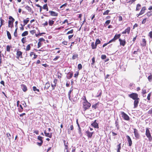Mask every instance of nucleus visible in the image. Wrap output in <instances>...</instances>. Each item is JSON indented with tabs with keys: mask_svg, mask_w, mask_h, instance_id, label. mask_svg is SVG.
<instances>
[{
	"mask_svg": "<svg viewBox=\"0 0 152 152\" xmlns=\"http://www.w3.org/2000/svg\"><path fill=\"white\" fill-rule=\"evenodd\" d=\"M83 107L84 110H86L88 109L91 106V104L88 102L85 98V101L83 102Z\"/></svg>",
	"mask_w": 152,
	"mask_h": 152,
	"instance_id": "1",
	"label": "nucleus"
},
{
	"mask_svg": "<svg viewBox=\"0 0 152 152\" xmlns=\"http://www.w3.org/2000/svg\"><path fill=\"white\" fill-rule=\"evenodd\" d=\"M9 19L10 20L8 21V27L12 28L13 27V23L15 19L11 16L9 17Z\"/></svg>",
	"mask_w": 152,
	"mask_h": 152,
	"instance_id": "2",
	"label": "nucleus"
},
{
	"mask_svg": "<svg viewBox=\"0 0 152 152\" xmlns=\"http://www.w3.org/2000/svg\"><path fill=\"white\" fill-rule=\"evenodd\" d=\"M134 133V134L135 138H134L135 140H138L140 138V135L138 131L136 129H133Z\"/></svg>",
	"mask_w": 152,
	"mask_h": 152,
	"instance_id": "3",
	"label": "nucleus"
},
{
	"mask_svg": "<svg viewBox=\"0 0 152 152\" xmlns=\"http://www.w3.org/2000/svg\"><path fill=\"white\" fill-rule=\"evenodd\" d=\"M150 128H146L145 135L149 140H151V135L150 131Z\"/></svg>",
	"mask_w": 152,
	"mask_h": 152,
	"instance_id": "4",
	"label": "nucleus"
},
{
	"mask_svg": "<svg viewBox=\"0 0 152 152\" xmlns=\"http://www.w3.org/2000/svg\"><path fill=\"white\" fill-rule=\"evenodd\" d=\"M129 96L134 100L139 98H138V94L136 93H132L129 94Z\"/></svg>",
	"mask_w": 152,
	"mask_h": 152,
	"instance_id": "5",
	"label": "nucleus"
},
{
	"mask_svg": "<svg viewBox=\"0 0 152 152\" xmlns=\"http://www.w3.org/2000/svg\"><path fill=\"white\" fill-rule=\"evenodd\" d=\"M121 114L122 115V117L126 121H128L129 120V117L124 112H121Z\"/></svg>",
	"mask_w": 152,
	"mask_h": 152,
	"instance_id": "6",
	"label": "nucleus"
},
{
	"mask_svg": "<svg viewBox=\"0 0 152 152\" xmlns=\"http://www.w3.org/2000/svg\"><path fill=\"white\" fill-rule=\"evenodd\" d=\"M86 133L88 139L91 138L94 133V132H90L89 131L86 132Z\"/></svg>",
	"mask_w": 152,
	"mask_h": 152,
	"instance_id": "7",
	"label": "nucleus"
},
{
	"mask_svg": "<svg viewBox=\"0 0 152 152\" xmlns=\"http://www.w3.org/2000/svg\"><path fill=\"white\" fill-rule=\"evenodd\" d=\"M126 137L128 142L129 146H131L132 144V141L129 135H127L126 136Z\"/></svg>",
	"mask_w": 152,
	"mask_h": 152,
	"instance_id": "8",
	"label": "nucleus"
},
{
	"mask_svg": "<svg viewBox=\"0 0 152 152\" xmlns=\"http://www.w3.org/2000/svg\"><path fill=\"white\" fill-rule=\"evenodd\" d=\"M96 120H95L91 124V125L94 128L98 129L99 125L96 122Z\"/></svg>",
	"mask_w": 152,
	"mask_h": 152,
	"instance_id": "9",
	"label": "nucleus"
},
{
	"mask_svg": "<svg viewBox=\"0 0 152 152\" xmlns=\"http://www.w3.org/2000/svg\"><path fill=\"white\" fill-rule=\"evenodd\" d=\"M16 58L18 59H19L20 57L22 58V53L20 51H18L16 53Z\"/></svg>",
	"mask_w": 152,
	"mask_h": 152,
	"instance_id": "10",
	"label": "nucleus"
},
{
	"mask_svg": "<svg viewBox=\"0 0 152 152\" xmlns=\"http://www.w3.org/2000/svg\"><path fill=\"white\" fill-rule=\"evenodd\" d=\"M139 100V98L134 100V108H136L137 107Z\"/></svg>",
	"mask_w": 152,
	"mask_h": 152,
	"instance_id": "11",
	"label": "nucleus"
},
{
	"mask_svg": "<svg viewBox=\"0 0 152 152\" xmlns=\"http://www.w3.org/2000/svg\"><path fill=\"white\" fill-rule=\"evenodd\" d=\"M130 27H128L126 29L125 31H123L122 32V34H126V33H127V34H129L130 32Z\"/></svg>",
	"mask_w": 152,
	"mask_h": 152,
	"instance_id": "12",
	"label": "nucleus"
},
{
	"mask_svg": "<svg viewBox=\"0 0 152 152\" xmlns=\"http://www.w3.org/2000/svg\"><path fill=\"white\" fill-rule=\"evenodd\" d=\"M119 41L120 43V45L123 46H124L126 44V41L125 39L122 40L121 39H119Z\"/></svg>",
	"mask_w": 152,
	"mask_h": 152,
	"instance_id": "13",
	"label": "nucleus"
},
{
	"mask_svg": "<svg viewBox=\"0 0 152 152\" xmlns=\"http://www.w3.org/2000/svg\"><path fill=\"white\" fill-rule=\"evenodd\" d=\"M50 13L51 15L53 16H58V13L55 12L50 11L49 12Z\"/></svg>",
	"mask_w": 152,
	"mask_h": 152,
	"instance_id": "14",
	"label": "nucleus"
},
{
	"mask_svg": "<svg viewBox=\"0 0 152 152\" xmlns=\"http://www.w3.org/2000/svg\"><path fill=\"white\" fill-rule=\"evenodd\" d=\"M73 73L70 72H69L67 74V78L69 79L72 78L73 76Z\"/></svg>",
	"mask_w": 152,
	"mask_h": 152,
	"instance_id": "15",
	"label": "nucleus"
},
{
	"mask_svg": "<svg viewBox=\"0 0 152 152\" xmlns=\"http://www.w3.org/2000/svg\"><path fill=\"white\" fill-rule=\"evenodd\" d=\"M50 83L47 82L46 83L44 88V90H45L48 89L50 87Z\"/></svg>",
	"mask_w": 152,
	"mask_h": 152,
	"instance_id": "16",
	"label": "nucleus"
},
{
	"mask_svg": "<svg viewBox=\"0 0 152 152\" xmlns=\"http://www.w3.org/2000/svg\"><path fill=\"white\" fill-rule=\"evenodd\" d=\"M25 8L29 12H31L32 13H33V12L32 11L31 8L28 5L26 6Z\"/></svg>",
	"mask_w": 152,
	"mask_h": 152,
	"instance_id": "17",
	"label": "nucleus"
},
{
	"mask_svg": "<svg viewBox=\"0 0 152 152\" xmlns=\"http://www.w3.org/2000/svg\"><path fill=\"white\" fill-rule=\"evenodd\" d=\"M22 88L24 92H26L27 90V88L26 86L22 84L21 85Z\"/></svg>",
	"mask_w": 152,
	"mask_h": 152,
	"instance_id": "18",
	"label": "nucleus"
},
{
	"mask_svg": "<svg viewBox=\"0 0 152 152\" xmlns=\"http://www.w3.org/2000/svg\"><path fill=\"white\" fill-rule=\"evenodd\" d=\"M76 95L74 97L71 98L70 97V99H69L72 102H75L77 100V97L76 96Z\"/></svg>",
	"mask_w": 152,
	"mask_h": 152,
	"instance_id": "19",
	"label": "nucleus"
},
{
	"mask_svg": "<svg viewBox=\"0 0 152 152\" xmlns=\"http://www.w3.org/2000/svg\"><path fill=\"white\" fill-rule=\"evenodd\" d=\"M63 142L64 143V145L65 147V148L66 149V151L67 152H68V145H67L68 142H66V141L65 140H64Z\"/></svg>",
	"mask_w": 152,
	"mask_h": 152,
	"instance_id": "20",
	"label": "nucleus"
},
{
	"mask_svg": "<svg viewBox=\"0 0 152 152\" xmlns=\"http://www.w3.org/2000/svg\"><path fill=\"white\" fill-rule=\"evenodd\" d=\"M146 7H143L141 9V11L140 12V13L142 15L145 12V11L146 10Z\"/></svg>",
	"mask_w": 152,
	"mask_h": 152,
	"instance_id": "21",
	"label": "nucleus"
},
{
	"mask_svg": "<svg viewBox=\"0 0 152 152\" xmlns=\"http://www.w3.org/2000/svg\"><path fill=\"white\" fill-rule=\"evenodd\" d=\"M57 82V80L55 79H54V81H53V83L51 84V86H56V84Z\"/></svg>",
	"mask_w": 152,
	"mask_h": 152,
	"instance_id": "22",
	"label": "nucleus"
},
{
	"mask_svg": "<svg viewBox=\"0 0 152 152\" xmlns=\"http://www.w3.org/2000/svg\"><path fill=\"white\" fill-rule=\"evenodd\" d=\"M91 47L93 49H95L96 48L97 45L94 42H92L91 43Z\"/></svg>",
	"mask_w": 152,
	"mask_h": 152,
	"instance_id": "23",
	"label": "nucleus"
},
{
	"mask_svg": "<svg viewBox=\"0 0 152 152\" xmlns=\"http://www.w3.org/2000/svg\"><path fill=\"white\" fill-rule=\"evenodd\" d=\"M141 7V5L138 4L137 5L136 7V11H138L140 10Z\"/></svg>",
	"mask_w": 152,
	"mask_h": 152,
	"instance_id": "24",
	"label": "nucleus"
},
{
	"mask_svg": "<svg viewBox=\"0 0 152 152\" xmlns=\"http://www.w3.org/2000/svg\"><path fill=\"white\" fill-rule=\"evenodd\" d=\"M115 126L117 128V129L118 130L119 129V123L118 121V119L117 120L115 121Z\"/></svg>",
	"mask_w": 152,
	"mask_h": 152,
	"instance_id": "25",
	"label": "nucleus"
},
{
	"mask_svg": "<svg viewBox=\"0 0 152 152\" xmlns=\"http://www.w3.org/2000/svg\"><path fill=\"white\" fill-rule=\"evenodd\" d=\"M7 31V35L8 39L10 40L11 39H12V37H11V36L10 33L8 31Z\"/></svg>",
	"mask_w": 152,
	"mask_h": 152,
	"instance_id": "26",
	"label": "nucleus"
},
{
	"mask_svg": "<svg viewBox=\"0 0 152 152\" xmlns=\"http://www.w3.org/2000/svg\"><path fill=\"white\" fill-rule=\"evenodd\" d=\"M45 136L46 137H48L50 138H51L52 136V133H45Z\"/></svg>",
	"mask_w": 152,
	"mask_h": 152,
	"instance_id": "27",
	"label": "nucleus"
},
{
	"mask_svg": "<svg viewBox=\"0 0 152 152\" xmlns=\"http://www.w3.org/2000/svg\"><path fill=\"white\" fill-rule=\"evenodd\" d=\"M120 34H116L114 37V38L115 39V40H116L118 38H119L121 36Z\"/></svg>",
	"mask_w": 152,
	"mask_h": 152,
	"instance_id": "28",
	"label": "nucleus"
},
{
	"mask_svg": "<svg viewBox=\"0 0 152 152\" xmlns=\"http://www.w3.org/2000/svg\"><path fill=\"white\" fill-rule=\"evenodd\" d=\"M29 21V20L28 18H27L26 20H24L23 23H24V25H23V26H24Z\"/></svg>",
	"mask_w": 152,
	"mask_h": 152,
	"instance_id": "29",
	"label": "nucleus"
},
{
	"mask_svg": "<svg viewBox=\"0 0 152 152\" xmlns=\"http://www.w3.org/2000/svg\"><path fill=\"white\" fill-rule=\"evenodd\" d=\"M28 32L27 31H26L23 32L21 34L22 37H24L26 36L28 34Z\"/></svg>",
	"mask_w": 152,
	"mask_h": 152,
	"instance_id": "30",
	"label": "nucleus"
},
{
	"mask_svg": "<svg viewBox=\"0 0 152 152\" xmlns=\"http://www.w3.org/2000/svg\"><path fill=\"white\" fill-rule=\"evenodd\" d=\"M54 23V21L49 20L48 22L50 26H52Z\"/></svg>",
	"mask_w": 152,
	"mask_h": 152,
	"instance_id": "31",
	"label": "nucleus"
},
{
	"mask_svg": "<svg viewBox=\"0 0 152 152\" xmlns=\"http://www.w3.org/2000/svg\"><path fill=\"white\" fill-rule=\"evenodd\" d=\"M136 50H135L133 53V54H137V52H140V50L139 49V48H138Z\"/></svg>",
	"mask_w": 152,
	"mask_h": 152,
	"instance_id": "32",
	"label": "nucleus"
},
{
	"mask_svg": "<svg viewBox=\"0 0 152 152\" xmlns=\"http://www.w3.org/2000/svg\"><path fill=\"white\" fill-rule=\"evenodd\" d=\"M148 17H149L152 15V12L151 11L148 12L146 14Z\"/></svg>",
	"mask_w": 152,
	"mask_h": 152,
	"instance_id": "33",
	"label": "nucleus"
},
{
	"mask_svg": "<svg viewBox=\"0 0 152 152\" xmlns=\"http://www.w3.org/2000/svg\"><path fill=\"white\" fill-rule=\"evenodd\" d=\"M78 56V55L77 54H74L73 55V56L72 57V59L74 60L76 59V58H77Z\"/></svg>",
	"mask_w": 152,
	"mask_h": 152,
	"instance_id": "34",
	"label": "nucleus"
},
{
	"mask_svg": "<svg viewBox=\"0 0 152 152\" xmlns=\"http://www.w3.org/2000/svg\"><path fill=\"white\" fill-rule=\"evenodd\" d=\"M101 43V41L99 39H97L96 40L95 44L97 45L98 44H99Z\"/></svg>",
	"mask_w": 152,
	"mask_h": 152,
	"instance_id": "35",
	"label": "nucleus"
},
{
	"mask_svg": "<svg viewBox=\"0 0 152 152\" xmlns=\"http://www.w3.org/2000/svg\"><path fill=\"white\" fill-rule=\"evenodd\" d=\"M26 37H23L21 39V42L23 44L25 43L26 42Z\"/></svg>",
	"mask_w": 152,
	"mask_h": 152,
	"instance_id": "36",
	"label": "nucleus"
},
{
	"mask_svg": "<svg viewBox=\"0 0 152 152\" xmlns=\"http://www.w3.org/2000/svg\"><path fill=\"white\" fill-rule=\"evenodd\" d=\"M142 44L143 46H145L146 45V41L145 39H143L142 40Z\"/></svg>",
	"mask_w": 152,
	"mask_h": 152,
	"instance_id": "37",
	"label": "nucleus"
},
{
	"mask_svg": "<svg viewBox=\"0 0 152 152\" xmlns=\"http://www.w3.org/2000/svg\"><path fill=\"white\" fill-rule=\"evenodd\" d=\"M78 133H79L80 135V137H81L82 135V133L81 132V129L80 127H78Z\"/></svg>",
	"mask_w": 152,
	"mask_h": 152,
	"instance_id": "38",
	"label": "nucleus"
},
{
	"mask_svg": "<svg viewBox=\"0 0 152 152\" xmlns=\"http://www.w3.org/2000/svg\"><path fill=\"white\" fill-rule=\"evenodd\" d=\"M98 103H97L92 105V107L94 108L95 109H96L97 107V105H98Z\"/></svg>",
	"mask_w": 152,
	"mask_h": 152,
	"instance_id": "39",
	"label": "nucleus"
},
{
	"mask_svg": "<svg viewBox=\"0 0 152 152\" xmlns=\"http://www.w3.org/2000/svg\"><path fill=\"white\" fill-rule=\"evenodd\" d=\"M18 29V28H16V29L14 31V36L16 37H17V30Z\"/></svg>",
	"mask_w": 152,
	"mask_h": 152,
	"instance_id": "40",
	"label": "nucleus"
},
{
	"mask_svg": "<svg viewBox=\"0 0 152 152\" xmlns=\"http://www.w3.org/2000/svg\"><path fill=\"white\" fill-rule=\"evenodd\" d=\"M110 11L109 10H107L106 11H105V12L103 13V15H108Z\"/></svg>",
	"mask_w": 152,
	"mask_h": 152,
	"instance_id": "41",
	"label": "nucleus"
},
{
	"mask_svg": "<svg viewBox=\"0 0 152 152\" xmlns=\"http://www.w3.org/2000/svg\"><path fill=\"white\" fill-rule=\"evenodd\" d=\"M31 47L30 46V45H28L26 47V51H28L30 49Z\"/></svg>",
	"mask_w": 152,
	"mask_h": 152,
	"instance_id": "42",
	"label": "nucleus"
},
{
	"mask_svg": "<svg viewBox=\"0 0 152 152\" xmlns=\"http://www.w3.org/2000/svg\"><path fill=\"white\" fill-rule=\"evenodd\" d=\"M110 20H107L105 22L104 25L107 26L110 23Z\"/></svg>",
	"mask_w": 152,
	"mask_h": 152,
	"instance_id": "43",
	"label": "nucleus"
},
{
	"mask_svg": "<svg viewBox=\"0 0 152 152\" xmlns=\"http://www.w3.org/2000/svg\"><path fill=\"white\" fill-rule=\"evenodd\" d=\"M68 130H73L74 128L72 124L70 125V127L68 129Z\"/></svg>",
	"mask_w": 152,
	"mask_h": 152,
	"instance_id": "44",
	"label": "nucleus"
},
{
	"mask_svg": "<svg viewBox=\"0 0 152 152\" xmlns=\"http://www.w3.org/2000/svg\"><path fill=\"white\" fill-rule=\"evenodd\" d=\"M33 90L34 91H37L38 92L39 91V89H37V88L35 86H34L33 87Z\"/></svg>",
	"mask_w": 152,
	"mask_h": 152,
	"instance_id": "45",
	"label": "nucleus"
},
{
	"mask_svg": "<svg viewBox=\"0 0 152 152\" xmlns=\"http://www.w3.org/2000/svg\"><path fill=\"white\" fill-rule=\"evenodd\" d=\"M10 46L9 45H7L6 48V50L7 52H10Z\"/></svg>",
	"mask_w": 152,
	"mask_h": 152,
	"instance_id": "46",
	"label": "nucleus"
},
{
	"mask_svg": "<svg viewBox=\"0 0 152 152\" xmlns=\"http://www.w3.org/2000/svg\"><path fill=\"white\" fill-rule=\"evenodd\" d=\"M6 135L8 138L10 140V139L11 137L10 134L9 133H7Z\"/></svg>",
	"mask_w": 152,
	"mask_h": 152,
	"instance_id": "47",
	"label": "nucleus"
},
{
	"mask_svg": "<svg viewBox=\"0 0 152 152\" xmlns=\"http://www.w3.org/2000/svg\"><path fill=\"white\" fill-rule=\"evenodd\" d=\"M0 21H1V24L0 25V28L1 27V26L3 25V23L4 22V21L2 20L1 18H0Z\"/></svg>",
	"mask_w": 152,
	"mask_h": 152,
	"instance_id": "48",
	"label": "nucleus"
},
{
	"mask_svg": "<svg viewBox=\"0 0 152 152\" xmlns=\"http://www.w3.org/2000/svg\"><path fill=\"white\" fill-rule=\"evenodd\" d=\"M151 95V93H150L148 95L147 99L148 100H150V97Z\"/></svg>",
	"mask_w": 152,
	"mask_h": 152,
	"instance_id": "49",
	"label": "nucleus"
},
{
	"mask_svg": "<svg viewBox=\"0 0 152 152\" xmlns=\"http://www.w3.org/2000/svg\"><path fill=\"white\" fill-rule=\"evenodd\" d=\"M43 142V141H40V142H37V145H38L39 146H41L42 145V143Z\"/></svg>",
	"mask_w": 152,
	"mask_h": 152,
	"instance_id": "50",
	"label": "nucleus"
},
{
	"mask_svg": "<svg viewBox=\"0 0 152 152\" xmlns=\"http://www.w3.org/2000/svg\"><path fill=\"white\" fill-rule=\"evenodd\" d=\"M82 68V66L81 64H79L78 65V68L79 70L81 69Z\"/></svg>",
	"mask_w": 152,
	"mask_h": 152,
	"instance_id": "51",
	"label": "nucleus"
},
{
	"mask_svg": "<svg viewBox=\"0 0 152 152\" xmlns=\"http://www.w3.org/2000/svg\"><path fill=\"white\" fill-rule=\"evenodd\" d=\"M142 94H143L146 93V90L144 88L142 89Z\"/></svg>",
	"mask_w": 152,
	"mask_h": 152,
	"instance_id": "52",
	"label": "nucleus"
},
{
	"mask_svg": "<svg viewBox=\"0 0 152 152\" xmlns=\"http://www.w3.org/2000/svg\"><path fill=\"white\" fill-rule=\"evenodd\" d=\"M106 58V56L105 55H102L101 56V58L102 59H105Z\"/></svg>",
	"mask_w": 152,
	"mask_h": 152,
	"instance_id": "53",
	"label": "nucleus"
},
{
	"mask_svg": "<svg viewBox=\"0 0 152 152\" xmlns=\"http://www.w3.org/2000/svg\"><path fill=\"white\" fill-rule=\"evenodd\" d=\"M73 29H72L70 31H68L67 33H66L67 34H72L73 33Z\"/></svg>",
	"mask_w": 152,
	"mask_h": 152,
	"instance_id": "54",
	"label": "nucleus"
},
{
	"mask_svg": "<svg viewBox=\"0 0 152 152\" xmlns=\"http://www.w3.org/2000/svg\"><path fill=\"white\" fill-rule=\"evenodd\" d=\"M38 40L39 41V42H41L42 41H45V40L43 38H40V39H39Z\"/></svg>",
	"mask_w": 152,
	"mask_h": 152,
	"instance_id": "55",
	"label": "nucleus"
},
{
	"mask_svg": "<svg viewBox=\"0 0 152 152\" xmlns=\"http://www.w3.org/2000/svg\"><path fill=\"white\" fill-rule=\"evenodd\" d=\"M115 39L114 38H113L112 39L110 40L108 43L109 44L112 42H115Z\"/></svg>",
	"mask_w": 152,
	"mask_h": 152,
	"instance_id": "56",
	"label": "nucleus"
},
{
	"mask_svg": "<svg viewBox=\"0 0 152 152\" xmlns=\"http://www.w3.org/2000/svg\"><path fill=\"white\" fill-rule=\"evenodd\" d=\"M43 138L41 136H38L37 137V139L40 140V141H43L42 140V138Z\"/></svg>",
	"mask_w": 152,
	"mask_h": 152,
	"instance_id": "57",
	"label": "nucleus"
},
{
	"mask_svg": "<svg viewBox=\"0 0 152 152\" xmlns=\"http://www.w3.org/2000/svg\"><path fill=\"white\" fill-rule=\"evenodd\" d=\"M148 36L152 39V31H150L149 33Z\"/></svg>",
	"mask_w": 152,
	"mask_h": 152,
	"instance_id": "58",
	"label": "nucleus"
},
{
	"mask_svg": "<svg viewBox=\"0 0 152 152\" xmlns=\"http://www.w3.org/2000/svg\"><path fill=\"white\" fill-rule=\"evenodd\" d=\"M36 32V31L34 30H31L30 31V33L32 34H34Z\"/></svg>",
	"mask_w": 152,
	"mask_h": 152,
	"instance_id": "59",
	"label": "nucleus"
},
{
	"mask_svg": "<svg viewBox=\"0 0 152 152\" xmlns=\"http://www.w3.org/2000/svg\"><path fill=\"white\" fill-rule=\"evenodd\" d=\"M152 79V75H151L149 76L148 77V79L149 81H151V80Z\"/></svg>",
	"mask_w": 152,
	"mask_h": 152,
	"instance_id": "60",
	"label": "nucleus"
},
{
	"mask_svg": "<svg viewBox=\"0 0 152 152\" xmlns=\"http://www.w3.org/2000/svg\"><path fill=\"white\" fill-rule=\"evenodd\" d=\"M136 0H130L128 2H127V3H129L131 4Z\"/></svg>",
	"mask_w": 152,
	"mask_h": 152,
	"instance_id": "61",
	"label": "nucleus"
},
{
	"mask_svg": "<svg viewBox=\"0 0 152 152\" xmlns=\"http://www.w3.org/2000/svg\"><path fill=\"white\" fill-rule=\"evenodd\" d=\"M148 114H151L152 117V108H151L148 111Z\"/></svg>",
	"mask_w": 152,
	"mask_h": 152,
	"instance_id": "62",
	"label": "nucleus"
},
{
	"mask_svg": "<svg viewBox=\"0 0 152 152\" xmlns=\"http://www.w3.org/2000/svg\"><path fill=\"white\" fill-rule=\"evenodd\" d=\"M146 18H145L143 19L142 22V24H145L146 23Z\"/></svg>",
	"mask_w": 152,
	"mask_h": 152,
	"instance_id": "63",
	"label": "nucleus"
},
{
	"mask_svg": "<svg viewBox=\"0 0 152 152\" xmlns=\"http://www.w3.org/2000/svg\"><path fill=\"white\" fill-rule=\"evenodd\" d=\"M47 7H48L47 4H44L43 5V8L44 10H45V9L47 8Z\"/></svg>",
	"mask_w": 152,
	"mask_h": 152,
	"instance_id": "64",
	"label": "nucleus"
}]
</instances>
